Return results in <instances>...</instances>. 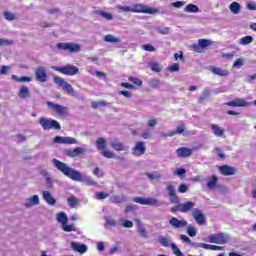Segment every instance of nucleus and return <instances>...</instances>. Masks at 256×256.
<instances>
[{
	"label": "nucleus",
	"instance_id": "1",
	"mask_svg": "<svg viewBox=\"0 0 256 256\" xmlns=\"http://www.w3.org/2000/svg\"><path fill=\"white\" fill-rule=\"evenodd\" d=\"M52 163L58 171L63 173L65 177H69L72 181H80L81 183H85V185H90L91 187H95L97 185V181L91 179V177L83 178V174L81 172L69 167L67 163L61 162L57 160V158L52 159Z\"/></svg>",
	"mask_w": 256,
	"mask_h": 256
},
{
	"label": "nucleus",
	"instance_id": "2",
	"mask_svg": "<svg viewBox=\"0 0 256 256\" xmlns=\"http://www.w3.org/2000/svg\"><path fill=\"white\" fill-rule=\"evenodd\" d=\"M39 124L44 131H49L51 129H55V131H61V124L57 120L41 117L39 119Z\"/></svg>",
	"mask_w": 256,
	"mask_h": 256
},
{
	"label": "nucleus",
	"instance_id": "3",
	"mask_svg": "<svg viewBox=\"0 0 256 256\" xmlns=\"http://www.w3.org/2000/svg\"><path fill=\"white\" fill-rule=\"evenodd\" d=\"M174 205L176 206H173L171 207L170 211L172 213H177V212H180V213H189V211H193V209H195V202L193 201H187L185 203H174Z\"/></svg>",
	"mask_w": 256,
	"mask_h": 256
},
{
	"label": "nucleus",
	"instance_id": "4",
	"mask_svg": "<svg viewBox=\"0 0 256 256\" xmlns=\"http://www.w3.org/2000/svg\"><path fill=\"white\" fill-rule=\"evenodd\" d=\"M206 187L208 191H213L214 189H219L222 193L227 191L225 185L219 184V178L216 175L208 177Z\"/></svg>",
	"mask_w": 256,
	"mask_h": 256
},
{
	"label": "nucleus",
	"instance_id": "5",
	"mask_svg": "<svg viewBox=\"0 0 256 256\" xmlns=\"http://www.w3.org/2000/svg\"><path fill=\"white\" fill-rule=\"evenodd\" d=\"M132 13H145L146 15H155L159 13V10L153 7H149L145 4H133Z\"/></svg>",
	"mask_w": 256,
	"mask_h": 256
},
{
	"label": "nucleus",
	"instance_id": "6",
	"mask_svg": "<svg viewBox=\"0 0 256 256\" xmlns=\"http://www.w3.org/2000/svg\"><path fill=\"white\" fill-rule=\"evenodd\" d=\"M53 71H58V73H62V75L73 76L79 73V68L77 66H73L68 64L66 66H52Z\"/></svg>",
	"mask_w": 256,
	"mask_h": 256
},
{
	"label": "nucleus",
	"instance_id": "7",
	"mask_svg": "<svg viewBox=\"0 0 256 256\" xmlns=\"http://www.w3.org/2000/svg\"><path fill=\"white\" fill-rule=\"evenodd\" d=\"M54 83H56V85H59V87H62L63 91H66L68 95H71V97H75V89H73V86L65 81V79L59 76H54Z\"/></svg>",
	"mask_w": 256,
	"mask_h": 256
},
{
	"label": "nucleus",
	"instance_id": "8",
	"mask_svg": "<svg viewBox=\"0 0 256 256\" xmlns=\"http://www.w3.org/2000/svg\"><path fill=\"white\" fill-rule=\"evenodd\" d=\"M134 203H139L140 205H150V207H161V202L153 197H135L133 198Z\"/></svg>",
	"mask_w": 256,
	"mask_h": 256
},
{
	"label": "nucleus",
	"instance_id": "9",
	"mask_svg": "<svg viewBox=\"0 0 256 256\" xmlns=\"http://www.w3.org/2000/svg\"><path fill=\"white\" fill-rule=\"evenodd\" d=\"M209 241L216 245H225L229 242V235L225 233H217L209 236Z\"/></svg>",
	"mask_w": 256,
	"mask_h": 256
},
{
	"label": "nucleus",
	"instance_id": "10",
	"mask_svg": "<svg viewBox=\"0 0 256 256\" xmlns=\"http://www.w3.org/2000/svg\"><path fill=\"white\" fill-rule=\"evenodd\" d=\"M57 49L70 51V53H79V51H81V46L75 43H58Z\"/></svg>",
	"mask_w": 256,
	"mask_h": 256
},
{
	"label": "nucleus",
	"instance_id": "11",
	"mask_svg": "<svg viewBox=\"0 0 256 256\" xmlns=\"http://www.w3.org/2000/svg\"><path fill=\"white\" fill-rule=\"evenodd\" d=\"M191 215L196 221L197 225H205V221H207V218H205V214H203V211L201 209L194 208L191 212Z\"/></svg>",
	"mask_w": 256,
	"mask_h": 256
},
{
	"label": "nucleus",
	"instance_id": "12",
	"mask_svg": "<svg viewBox=\"0 0 256 256\" xmlns=\"http://www.w3.org/2000/svg\"><path fill=\"white\" fill-rule=\"evenodd\" d=\"M213 45V41L207 39H199L198 44L193 45L195 53H203V49Z\"/></svg>",
	"mask_w": 256,
	"mask_h": 256
},
{
	"label": "nucleus",
	"instance_id": "13",
	"mask_svg": "<svg viewBox=\"0 0 256 256\" xmlns=\"http://www.w3.org/2000/svg\"><path fill=\"white\" fill-rule=\"evenodd\" d=\"M47 106L52 109V111H55V113H57V115H65V113H67V111L69 110V108L61 105V104H57L51 101L47 102Z\"/></svg>",
	"mask_w": 256,
	"mask_h": 256
},
{
	"label": "nucleus",
	"instance_id": "14",
	"mask_svg": "<svg viewBox=\"0 0 256 256\" xmlns=\"http://www.w3.org/2000/svg\"><path fill=\"white\" fill-rule=\"evenodd\" d=\"M166 191L170 197V203H181V199L179 198V196H177L175 186H173L171 183H168Z\"/></svg>",
	"mask_w": 256,
	"mask_h": 256
},
{
	"label": "nucleus",
	"instance_id": "15",
	"mask_svg": "<svg viewBox=\"0 0 256 256\" xmlns=\"http://www.w3.org/2000/svg\"><path fill=\"white\" fill-rule=\"evenodd\" d=\"M54 143H58V145H73L77 144L78 141L73 137L56 136L54 138Z\"/></svg>",
	"mask_w": 256,
	"mask_h": 256
},
{
	"label": "nucleus",
	"instance_id": "16",
	"mask_svg": "<svg viewBox=\"0 0 256 256\" xmlns=\"http://www.w3.org/2000/svg\"><path fill=\"white\" fill-rule=\"evenodd\" d=\"M35 77L40 83H45L47 81V69L43 66H40L35 69Z\"/></svg>",
	"mask_w": 256,
	"mask_h": 256
},
{
	"label": "nucleus",
	"instance_id": "17",
	"mask_svg": "<svg viewBox=\"0 0 256 256\" xmlns=\"http://www.w3.org/2000/svg\"><path fill=\"white\" fill-rule=\"evenodd\" d=\"M87 149L83 147H76L74 149H66L64 150V155H67V157H79V155H83V153H86Z\"/></svg>",
	"mask_w": 256,
	"mask_h": 256
},
{
	"label": "nucleus",
	"instance_id": "18",
	"mask_svg": "<svg viewBox=\"0 0 256 256\" xmlns=\"http://www.w3.org/2000/svg\"><path fill=\"white\" fill-rule=\"evenodd\" d=\"M147 151V146H145V142H136L135 147L132 149V154L135 157H141V155H145Z\"/></svg>",
	"mask_w": 256,
	"mask_h": 256
},
{
	"label": "nucleus",
	"instance_id": "19",
	"mask_svg": "<svg viewBox=\"0 0 256 256\" xmlns=\"http://www.w3.org/2000/svg\"><path fill=\"white\" fill-rule=\"evenodd\" d=\"M169 223L174 229H183V227H187V220H179L177 217H172L169 220Z\"/></svg>",
	"mask_w": 256,
	"mask_h": 256
},
{
	"label": "nucleus",
	"instance_id": "20",
	"mask_svg": "<svg viewBox=\"0 0 256 256\" xmlns=\"http://www.w3.org/2000/svg\"><path fill=\"white\" fill-rule=\"evenodd\" d=\"M209 71L213 73V75H218V77H229V70L228 69H222L215 66H209Z\"/></svg>",
	"mask_w": 256,
	"mask_h": 256
},
{
	"label": "nucleus",
	"instance_id": "21",
	"mask_svg": "<svg viewBox=\"0 0 256 256\" xmlns=\"http://www.w3.org/2000/svg\"><path fill=\"white\" fill-rule=\"evenodd\" d=\"M226 105L228 107H249L251 105V102L245 101V99L238 98L236 100L227 102Z\"/></svg>",
	"mask_w": 256,
	"mask_h": 256
},
{
	"label": "nucleus",
	"instance_id": "22",
	"mask_svg": "<svg viewBox=\"0 0 256 256\" xmlns=\"http://www.w3.org/2000/svg\"><path fill=\"white\" fill-rule=\"evenodd\" d=\"M236 171L237 170L235 169V167L229 166V165H223V166L219 167V173L221 175L226 176V177H229L231 175H235Z\"/></svg>",
	"mask_w": 256,
	"mask_h": 256
},
{
	"label": "nucleus",
	"instance_id": "23",
	"mask_svg": "<svg viewBox=\"0 0 256 256\" xmlns=\"http://www.w3.org/2000/svg\"><path fill=\"white\" fill-rule=\"evenodd\" d=\"M71 247L73 251H77V253H87V245L85 244H80L78 242H71Z\"/></svg>",
	"mask_w": 256,
	"mask_h": 256
},
{
	"label": "nucleus",
	"instance_id": "24",
	"mask_svg": "<svg viewBox=\"0 0 256 256\" xmlns=\"http://www.w3.org/2000/svg\"><path fill=\"white\" fill-rule=\"evenodd\" d=\"M178 157H191L193 155V150L187 148V147H181L176 150Z\"/></svg>",
	"mask_w": 256,
	"mask_h": 256
},
{
	"label": "nucleus",
	"instance_id": "25",
	"mask_svg": "<svg viewBox=\"0 0 256 256\" xmlns=\"http://www.w3.org/2000/svg\"><path fill=\"white\" fill-rule=\"evenodd\" d=\"M40 200H39V195L35 194L32 197L28 198L26 203H25V207H27V209L31 208V207H35V205H39Z\"/></svg>",
	"mask_w": 256,
	"mask_h": 256
},
{
	"label": "nucleus",
	"instance_id": "26",
	"mask_svg": "<svg viewBox=\"0 0 256 256\" xmlns=\"http://www.w3.org/2000/svg\"><path fill=\"white\" fill-rule=\"evenodd\" d=\"M42 197H43L44 201H46V203H48V205H52V206L57 205V200H55V198H53V196L51 195V192L43 191Z\"/></svg>",
	"mask_w": 256,
	"mask_h": 256
},
{
	"label": "nucleus",
	"instance_id": "27",
	"mask_svg": "<svg viewBox=\"0 0 256 256\" xmlns=\"http://www.w3.org/2000/svg\"><path fill=\"white\" fill-rule=\"evenodd\" d=\"M211 130L213 131L215 137H225V129L221 128L217 124H211Z\"/></svg>",
	"mask_w": 256,
	"mask_h": 256
},
{
	"label": "nucleus",
	"instance_id": "28",
	"mask_svg": "<svg viewBox=\"0 0 256 256\" xmlns=\"http://www.w3.org/2000/svg\"><path fill=\"white\" fill-rule=\"evenodd\" d=\"M211 91L212 90L209 87L204 88L200 97L198 98V103H205V101L211 97Z\"/></svg>",
	"mask_w": 256,
	"mask_h": 256
},
{
	"label": "nucleus",
	"instance_id": "29",
	"mask_svg": "<svg viewBox=\"0 0 256 256\" xmlns=\"http://www.w3.org/2000/svg\"><path fill=\"white\" fill-rule=\"evenodd\" d=\"M18 97H20V99H29V97H31V91L29 90V87L21 86Z\"/></svg>",
	"mask_w": 256,
	"mask_h": 256
},
{
	"label": "nucleus",
	"instance_id": "30",
	"mask_svg": "<svg viewBox=\"0 0 256 256\" xmlns=\"http://www.w3.org/2000/svg\"><path fill=\"white\" fill-rule=\"evenodd\" d=\"M110 147L114 149V151H125L127 149L123 142H119V140H112L110 142Z\"/></svg>",
	"mask_w": 256,
	"mask_h": 256
},
{
	"label": "nucleus",
	"instance_id": "31",
	"mask_svg": "<svg viewBox=\"0 0 256 256\" xmlns=\"http://www.w3.org/2000/svg\"><path fill=\"white\" fill-rule=\"evenodd\" d=\"M11 79L13 81H16L17 83H31L33 81V78H31L29 76L17 77V75H15V74L11 75Z\"/></svg>",
	"mask_w": 256,
	"mask_h": 256
},
{
	"label": "nucleus",
	"instance_id": "32",
	"mask_svg": "<svg viewBox=\"0 0 256 256\" xmlns=\"http://www.w3.org/2000/svg\"><path fill=\"white\" fill-rule=\"evenodd\" d=\"M135 221L137 223V228H138L140 235L142 237H144L145 239H147V237H148L147 229H145V227H143V223H141V220L139 218H136Z\"/></svg>",
	"mask_w": 256,
	"mask_h": 256
},
{
	"label": "nucleus",
	"instance_id": "33",
	"mask_svg": "<svg viewBox=\"0 0 256 256\" xmlns=\"http://www.w3.org/2000/svg\"><path fill=\"white\" fill-rule=\"evenodd\" d=\"M229 9L234 15H239L241 13V4L239 2H232Z\"/></svg>",
	"mask_w": 256,
	"mask_h": 256
},
{
	"label": "nucleus",
	"instance_id": "34",
	"mask_svg": "<svg viewBox=\"0 0 256 256\" xmlns=\"http://www.w3.org/2000/svg\"><path fill=\"white\" fill-rule=\"evenodd\" d=\"M96 145L98 151H104L105 149H107V140H105V138L103 137H100L96 140Z\"/></svg>",
	"mask_w": 256,
	"mask_h": 256
},
{
	"label": "nucleus",
	"instance_id": "35",
	"mask_svg": "<svg viewBox=\"0 0 256 256\" xmlns=\"http://www.w3.org/2000/svg\"><path fill=\"white\" fill-rule=\"evenodd\" d=\"M56 219L58 221V223H61L62 225H67L69 218L67 217V214H65V212H59L56 215Z\"/></svg>",
	"mask_w": 256,
	"mask_h": 256
},
{
	"label": "nucleus",
	"instance_id": "36",
	"mask_svg": "<svg viewBox=\"0 0 256 256\" xmlns=\"http://www.w3.org/2000/svg\"><path fill=\"white\" fill-rule=\"evenodd\" d=\"M67 203L69 207H71V209H75V207L79 205V199L75 197V195H71L70 197H68Z\"/></svg>",
	"mask_w": 256,
	"mask_h": 256
},
{
	"label": "nucleus",
	"instance_id": "37",
	"mask_svg": "<svg viewBox=\"0 0 256 256\" xmlns=\"http://www.w3.org/2000/svg\"><path fill=\"white\" fill-rule=\"evenodd\" d=\"M185 13H199V6L195 4H188L184 8Z\"/></svg>",
	"mask_w": 256,
	"mask_h": 256
},
{
	"label": "nucleus",
	"instance_id": "38",
	"mask_svg": "<svg viewBox=\"0 0 256 256\" xmlns=\"http://www.w3.org/2000/svg\"><path fill=\"white\" fill-rule=\"evenodd\" d=\"M157 33H160V35H170L172 29L171 27H161L157 26L156 28Z\"/></svg>",
	"mask_w": 256,
	"mask_h": 256
},
{
	"label": "nucleus",
	"instance_id": "39",
	"mask_svg": "<svg viewBox=\"0 0 256 256\" xmlns=\"http://www.w3.org/2000/svg\"><path fill=\"white\" fill-rule=\"evenodd\" d=\"M253 41H254L253 36L248 35V36L242 37L239 40V45H250V43H253Z\"/></svg>",
	"mask_w": 256,
	"mask_h": 256
},
{
	"label": "nucleus",
	"instance_id": "40",
	"mask_svg": "<svg viewBox=\"0 0 256 256\" xmlns=\"http://www.w3.org/2000/svg\"><path fill=\"white\" fill-rule=\"evenodd\" d=\"M104 41L106 43H121V39L113 36L112 34H108L104 37Z\"/></svg>",
	"mask_w": 256,
	"mask_h": 256
},
{
	"label": "nucleus",
	"instance_id": "41",
	"mask_svg": "<svg viewBox=\"0 0 256 256\" xmlns=\"http://www.w3.org/2000/svg\"><path fill=\"white\" fill-rule=\"evenodd\" d=\"M97 15H100V17H103L104 19H107V21H111L113 19V14L105 11H96Z\"/></svg>",
	"mask_w": 256,
	"mask_h": 256
},
{
	"label": "nucleus",
	"instance_id": "42",
	"mask_svg": "<svg viewBox=\"0 0 256 256\" xmlns=\"http://www.w3.org/2000/svg\"><path fill=\"white\" fill-rule=\"evenodd\" d=\"M107 105H108L107 101H104V100L91 103L92 109H99V107H107Z\"/></svg>",
	"mask_w": 256,
	"mask_h": 256
},
{
	"label": "nucleus",
	"instance_id": "43",
	"mask_svg": "<svg viewBox=\"0 0 256 256\" xmlns=\"http://www.w3.org/2000/svg\"><path fill=\"white\" fill-rule=\"evenodd\" d=\"M128 80L133 83V85H137V87H143V81L137 77L130 76Z\"/></svg>",
	"mask_w": 256,
	"mask_h": 256
},
{
	"label": "nucleus",
	"instance_id": "44",
	"mask_svg": "<svg viewBox=\"0 0 256 256\" xmlns=\"http://www.w3.org/2000/svg\"><path fill=\"white\" fill-rule=\"evenodd\" d=\"M158 243L162 245V247H169V239H167L165 236H159Z\"/></svg>",
	"mask_w": 256,
	"mask_h": 256
},
{
	"label": "nucleus",
	"instance_id": "45",
	"mask_svg": "<svg viewBox=\"0 0 256 256\" xmlns=\"http://www.w3.org/2000/svg\"><path fill=\"white\" fill-rule=\"evenodd\" d=\"M62 229L66 233H71V231H77V228H75V225L73 224L68 225L67 223L63 225Z\"/></svg>",
	"mask_w": 256,
	"mask_h": 256
},
{
	"label": "nucleus",
	"instance_id": "46",
	"mask_svg": "<svg viewBox=\"0 0 256 256\" xmlns=\"http://www.w3.org/2000/svg\"><path fill=\"white\" fill-rule=\"evenodd\" d=\"M187 234L189 235V237H196V235H197V228L189 225L187 227Z\"/></svg>",
	"mask_w": 256,
	"mask_h": 256
},
{
	"label": "nucleus",
	"instance_id": "47",
	"mask_svg": "<svg viewBox=\"0 0 256 256\" xmlns=\"http://www.w3.org/2000/svg\"><path fill=\"white\" fill-rule=\"evenodd\" d=\"M146 175L150 181H155V179H161L162 177L161 174L157 172L147 173Z\"/></svg>",
	"mask_w": 256,
	"mask_h": 256
},
{
	"label": "nucleus",
	"instance_id": "48",
	"mask_svg": "<svg viewBox=\"0 0 256 256\" xmlns=\"http://www.w3.org/2000/svg\"><path fill=\"white\" fill-rule=\"evenodd\" d=\"M3 15L6 21H15V14L13 12L5 11Z\"/></svg>",
	"mask_w": 256,
	"mask_h": 256
},
{
	"label": "nucleus",
	"instance_id": "49",
	"mask_svg": "<svg viewBox=\"0 0 256 256\" xmlns=\"http://www.w3.org/2000/svg\"><path fill=\"white\" fill-rule=\"evenodd\" d=\"M190 247H194V249H199V247L202 249H206L207 244L201 242H191Z\"/></svg>",
	"mask_w": 256,
	"mask_h": 256
},
{
	"label": "nucleus",
	"instance_id": "50",
	"mask_svg": "<svg viewBox=\"0 0 256 256\" xmlns=\"http://www.w3.org/2000/svg\"><path fill=\"white\" fill-rule=\"evenodd\" d=\"M109 197V194L105 192H96L95 199H98V201H102L103 199H107Z\"/></svg>",
	"mask_w": 256,
	"mask_h": 256
},
{
	"label": "nucleus",
	"instance_id": "51",
	"mask_svg": "<svg viewBox=\"0 0 256 256\" xmlns=\"http://www.w3.org/2000/svg\"><path fill=\"white\" fill-rule=\"evenodd\" d=\"M122 227H125L126 229H131L133 227V222L130 220L121 219Z\"/></svg>",
	"mask_w": 256,
	"mask_h": 256
},
{
	"label": "nucleus",
	"instance_id": "52",
	"mask_svg": "<svg viewBox=\"0 0 256 256\" xmlns=\"http://www.w3.org/2000/svg\"><path fill=\"white\" fill-rule=\"evenodd\" d=\"M102 155L106 157V159H115L114 153L109 150H102Z\"/></svg>",
	"mask_w": 256,
	"mask_h": 256
},
{
	"label": "nucleus",
	"instance_id": "53",
	"mask_svg": "<svg viewBox=\"0 0 256 256\" xmlns=\"http://www.w3.org/2000/svg\"><path fill=\"white\" fill-rule=\"evenodd\" d=\"M142 49L144 51H149L150 53H153L154 51H156L155 46H153L151 44H144V45H142Z\"/></svg>",
	"mask_w": 256,
	"mask_h": 256
},
{
	"label": "nucleus",
	"instance_id": "54",
	"mask_svg": "<svg viewBox=\"0 0 256 256\" xmlns=\"http://www.w3.org/2000/svg\"><path fill=\"white\" fill-rule=\"evenodd\" d=\"M118 95H123L126 99H131V97H133V94L127 90L118 91Z\"/></svg>",
	"mask_w": 256,
	"mask_h": 256
},
{
	"label": "nucleus",
	"instance_id": "55",
	"mask_svg": "<svg viewBox=\"0 0 256 256\" xmlns=\"http://www.w3.org/2000/svg\"><path fill=\"white\" fill-rule=\"evenodd\" d=\"M149 85L152 87V89H157V87H159L160 85L159 79L157 78L151 79L149 81Z\"/></svg>",
	"mask_w": 256,
	"mask_h": 256
},
{
	"label": "nucleus",
	"instance_id": "56",
	"mask_svg": "<svg viewBox=\"0 0 256 256\" xmlns=\"http://www.w3.org/2000/svg\"><path fill=\"white\" fill-rule=\"evenodd\" d=\"M106 224L105 225H109L110 227H115V225H117V221H115V219L109 218V217H104Z\"/></svg>",
	"mask_w": 256,
	"mask_h": 256
},
{
	"label": "nucleus",
	"instance_id": "57",
	"mask_svg": "<svg viewBox=\"0 0 256 256\" xmlns=\"http://www.w3.org/2000/svg\"><path fill=\"white\" fill-rule=\"evenodd\" d=\"M168 71L171 73H177L179 71V63H174L168 67Z\"/></svg>",
	"mask_w": 256,
	"mask_h": 256
},
{
	"label": "nucleus",
	"instance_id": "58",
	"mask_svg": "<svg viewBox=\"0 0 256 256\" xmlns=\"http://www.w3.org/2000/svg\"><path fill=\"white\" fill-rule=\"evenodd\" d=\"M185 173H187V170H185V168H178L176 170V175H178V177H180L181 179L185 178Z\"/></svg>",
	"mask_w": 256,
	"mask_h": 256
},
{
	"label": "nucleus",
	"instance_id": "59",
	"mask_svg": "<svg viewBox=\"0 0 256 256\" xmlns=\"http://www.w3.org/2000/svg\"><path fill=\"white\" fill-rule=\"evenodd\" d=\"M152 71H155V73H161L162 68L158 63H152L151 64Z\"/></svg>",
	"mask_w": 256,
	"mask_h": 256
},
{
	"label": "nucleus",
	"instance_id": "60",
	"mask_svg": "<svg viewBox=\"0 0 256 256\" xmlns=\"http://www.w3.org/2000/svg\"><path fill=\"white\" fill-rule=\"evenodd\" d=\"M185 131V129H183V127L179 126L176 130H173L170 132V135H173V137H175V135H181V133H183Z\"/></svg>",
	"mask_w": 256,
	"mask_h": 256
},
{
	"label": "nucleus",
	"instance_id": "61",
	"mask_svg": "<svg viewBox=\"0 0 256 256\" xmlns=\"http://www.w3.org/2000/svg\"><path fill=\"white\" fill-rule=\"evenodd\" d=\"M178 191L179 193H187V191H189V187L187 186V184H180L178 187Z\"/></svg>",
	"mask_w": 256,
	"mask_h": 256
},
{
	"label": "nucleus",
	"instance_id": "62",
	"mask_svg": "<svg viewBox=\"0 0 256 256\" xmlns=\"http://www.w3.org/2000/svg\"><path fill=\"white\" fill-rule=\"evenodd\" d=\"M10 70V66H2L0 69V75H7V73H9Z\"/></svg>",
	"mask_w": 256,
	"mask_h": 256
},
{
	"label": "nucleus",
	"instance_id": "63",
	"mask_svg": "<svg viewBox=\"0 0 256 256\" xmlns=\"http://www.w3.org/2000/svg\"><path fill=\"white\" fill-rule=\"evenodd\" d=\"M244 63H243V59L242 58H238L234 63H233V67H237L238 69L243 67Z\"/></svg>",
	"mask_w": 256,
	"mask_h": 256
},
{
	"label": "nucleus",
	"instance_id": "64",
	"mask_svg": "<svg viewBox=\"0 0 256 256\" xmlns=\"http://www.w3.org/2000/svg\"><path fill=\"white\" fill-rule=\"evenodd\" d=\"M121 87H124L125 89H135V85L129 83V82H122Z\"/></svg>",
	"mask_w": 256,
	"mask_h": 256
}]
</instances>
